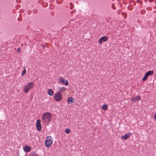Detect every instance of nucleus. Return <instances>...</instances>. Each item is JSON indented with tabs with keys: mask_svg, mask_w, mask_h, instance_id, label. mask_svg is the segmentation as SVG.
<instances>
[{
	"mask_svg": "<svg viewBox=\"0 0 156 156\" xmlns=\"http://www.w3.org/2000/svg\"><path fill=\"white\" fill-rule=\"evenodd\" d=\"M51 119L52 115L49 112L45 113L42 115V120L44 123H48L51 121Z\"/></svg>",
	"mask_w": 156,
	"mask_h": 156,
	"instance_id": "f257e3e1",
	"label": "nucleus"
},
{
	"mask_svg": "<svg viewBox=\"0 0 156 156\" xmlns=\"http://www.w3.org/2000/svg\"><path fill=\"white\" fill-rule=\"evenodd\" d=\"M34 86V83L31 82L27 84L23 87V90L26 93H27L29 91L32 89Z\"/></svg>",
	"mask_w": 156,
	"mask_h": 156,
	"instance_id": "f03ea898",
	"label": "nucleus"
},
{
	"mask_svg": "<svg viewBox=\"0 0 156 156\" xmlns=\"http://www.w3.org/2000/svg\"><path fill=\"white\" fill-rule=\"evenodd\" d=\"M54 98L56 101H59L62 99V95L60 92H57L54 95Z\"/></svg>",
	"mask_w": 156,
	"mask_h": 156,
	"instance_id": "7ed1b4c3",
	"label": "nucleus"
},
{
	"mask_svg": "<svg viewBox=\"0 0 156 156\" xmlns=\"http://www.w3.org/2000/svg\"><path fill=\"white\" fill-rule=\"evenodd\" d=\"M52 143L51 137L50 136L47 137L45 140V144L46 147H50L52 144Z\"/></svg>",
	"mask_w": 156,
	"mask_h": 156,
	"instance_id": "20e7f679",
	"label": "nucleus"
},
{
	"mask_svg": "<svg viewBox=\"0 0 156 156\" xmlns=\"http://www.w3.org/2000/svg\"><path fill=\"white\" fill-rule=\"evenodd\" d=\"M41 121L39 119L37 120L36 123V127L37 129L39 131H40L41 129Z\"/></svg>",
	"mask_w": 156,
	"mask_h": 156,
	"instance_id": "39448f33",
	"label": "nucleus"
},
{
	"mask_svg": "<svg viewBox=\"0 0 156 156\" xmlns=\"http://www.w3.org/2000/svg\"><path fill=\"white\" fill-rule=\"evenodd\" d=\"M59 81L63 83V84L65 85H68V82L67 80L63 79L61 77H60L59 78Z\"/></svg>",
	"mask_w": 156,
	"mask_h": 156,
	"instance_id": "423d86ee",
	"label": "nucleus"
},
{
	"mask_svg": "<svg viewBox=\"0 0 156 156\" xmlns=\"http://www.w3.org/2000/svg\"><path fill=\"white\" fill-rule=\"evenodd\" d=\"M140 97L139 96H137L135 97L132 98L131 100L133 102H135L136 101H138L140 99Z\"/></svg>",
	"mask_w": 156,
	"mask_h": 156,
	"instance_id": "0eeeda50",
	"label": "nucleus"
},
{
	"mask_svg": "<svg viewBox=\"0 0 156 156\" xmlns=\"http://www.w3.org/2000/svg\"><path fill=\"white\" fill-rule=\"evenodd\" d=\"M59 91L58 92H60V94L64 93L66 91L65 87H60L58 88Z\"/></svg>",
	"mask_w": 156,
	"mask_h": 156,
	"instance_id": "6e6552de",
	"label": "nucleus"
},
{
	"mask_svg": "<svg viewBox=\"0 0 156 156\" xmlns=\"http://www.w3.org/2000/svg\"><path fill=\"white\" fill-rule=\"evenodd\" d=\"M132 135L131 133H129L122 136V138L125 140H127Z\"/></svg>",
	"mask_w": 156,
	"mask_h": 156,
	"instance_id": "1a4fd4ad",
	"label": "nucleus"
},
{
	"mask_svg": "<svg viewBox=\"0 0 156 156\" xmlns=\"http://www.w3.org/2000/svg\"><path fill=\"white\" fill-rule=\"evenodd\" d=\"M24 151L26 152H28L31 150V148L28 146H26L23 147Z\"/></svg>",
	"mask_w": 156,
	"mask_h": 156,
	"instance_id": "9d476101",
	"label": "nucleus"
},
{
	"mask_svg": "<svg viewBox=\"0 0 156 156\" xmlns=\"http://www.w3.org/2000/svg\"><path fill=\"white\" fill-rule=\"evenodd\" d=\"M67 102L68 104H72V103H73L74 101L72 98L70 97L68 98L67 99Z\"/></svg>",
	"mask_w": 156,
	"mask_h": 156,
	"instance_id": "9b49d317",
	"label": "nucleus"
},
{
	"mask_svg": "<svg viewBox=\"0 0 156 156\" xmlns=\"http://www.w3.org/2000/svg\"><path fill=\"white\" fill-rule=\"evenodd\" d=\"M53 91L51 89H48V95L50 96L53 95Z\"/></svg>",
	"mask_w": 156,
	"mask_h": 156,
	"instance_id": "f8f14e48",
	"label": "nucleus"
},
{
	"mask_svg": "<svg viewBox=\"0 0 156 156\" xmlns=\"http://www.w3.org/2000/svg\"><path fill=\"white\" fill-rule=\"evenodd\" d=\"M101 38L103 41L106 42L107 40L108 37L107 36H104L101 37Z\"/></svg>",
	"mask_w": 156,
	"mask_h": 156,
	"instance_id": "ddd939ff",
	"label": "nucleus"
},
{
	"mask_svg": "<svg viewBox=\"0 0 156 156\" xmlns=\"http://www.w3.org/2000/svg\"><path fill=\"white\" fill-rule=\"evenodd\" d=\"M146 73L149 76L153 75L154 73V72L153 71L150 70L147 72Z\"/></svg>",
	"mask_w": 156,
	"mask_h": 156,
	"instance_id": "4468645a",
	"label": "nucleus"
},
{
	"mask_svg": "<svg viewBox=\"0 0 156 156\" xmlns=\"http://www.w3.org/2000/svg\"><path fill=\"white\" fill-rule=\"evenodd\" d=\"M102 108L105 110H107L108 108V106L107 104H104L102 106Z\"/></svg>",
	"mask_w": 156,
	"mask_h": 156,
	"instance_id": "2eb2a0df",
	"label": "nucleus"
},
{
	"mask_svg": "<svg viewBox=\"0 0 156 156\" xmlns=\"http://www.w3.org/2000/svg\"><path fill=\"white\" fill-rule=\"evenodd\" d=\"M148 76L147 74L146 73L145 74L144 77H143L142 79V80L144 81H145L147 79V78Z\"/></svg>",
	"mask_w": 156,
	"mask_h": 156,
	"instance_id": "dca6fc26",
	"label": "nucleus"
},
{
	"mask_svg": "<svg viewBox=\"0 0 156 156\" xmlns=\"http://www.w3.org/2000/svg\"><path fill=\"white\" fill-rule=\"evenodd\" d=\"M29 156H37V154L35 152H32L30 153Z\"/></svg>",
	"mask_w": 156,
	"mask_h": 156,
	"instance_id": "f3484780",
	"label": "nucleus"
},
{
	"mask_svg": "<svg viewBox=\"0 0 156 156\" xmlns=\"http://www.w3.org/2000/svg\"><path fill=\"white\" fill-rule=\"evenodd\" d=\"M65 132L66 133H68L70 132V130L69 129H65Z\"/></svg>",
	"mask_w": 156,
	"mask_h": 156,
	"instance_id": "a211bd4d",
	"label": "nucleus"
},
{
	"mask_svg": "<svg viewBox=\"0 0 156 156\" xmlns=\"http://www.w3.org/2000/svg\"><path fill=\"white\" fill-rule=\"evenodd\" d=\"M103 42L101 38H100L98 41V43L100 44H101Z\"/></svg>",
	"mask_w": 156,
	"mask_h": 156,
	"instance_id": "6ab92c4d",
	"label": "nucleus"
},
{
	"mask_svg": "<svg viewBox=\"0 0 156 156\" xmlns=\"http://www.w3.org/2000/svg\"><path fill=\"white\" fill-rule=\"evenodd\" d=\"M26 73V70L25 69L23 71V72L21 73L22 76H23Z\"/></svg>",
	"mask_w": 156,
	"mask_h": 156,
	"instance_id": "aec40b11",
	"label": "nucleus"
},
{
	"mask_svg": "<svg viewBox=\"0 0 156 156\" xmlns=\"http://www.w3.org/2000/svg\"><path fill=\"white\" fill-rule=\"evenodd\" d=\"M20 48H18L17 49V51L18 52H20Z\"/></svg>",
	"mask_w": 156,
	"mask_h": 156,
	"instance_id": "412c9836",
	"label": "nucleus"
},
{
	"mask_svg": "<svg viewBox=\"0 0 156 156\" xmlns=\"http://www.w3.org/2000/svg\"><path fill=\"white\" fill-rule=\"evenodd\" d=\"M112 7L113 9H115V8L114 7V4H113L112 5Z\"/></svg>",
	"mask_w": 156,
	"mask_h": 156,
	"instance_id": "4be33fe9",
	"label": "nucleus"
},
{
	"mask_svg": "<svg viewBox=\"0 0 156 156\" xmlns=\"http://www.w3.org/2000/svg\"><path fill=\"white\" fill-rule=\"evenodd\" d=\"M154 119L156 120V113L154 115Z\"/></svg>",
	"mask_w": 156,
	"mask_h": 156,
	"instance_id": "5701e85b",
	"label": "nucleus"
},
{
	"mask_svg": "<svg viewBox=\"0 0 156 156\" xmlns=\"http://www.w3.org/2000/svg\"><path fill=\"white\" fill-rule=\"evenodd\" d=\"M73 8L72 7V6H71L70 7V9H72Z\"/></svg>",
	"mask_w": 156,
	"mask_h": 156,
	"instance_id": "b1692460",
	"label": "nucleus"
},
{
	"mask_svg": "<svg viewBox=\"0 0 156 156\" xmlns=\"http://www.w3.org/2000/svg\"><path fill=\"white\" fill-rule=\"evenodd\" d=\"M71 4H72V3H70V5H71Z\"/></svg>",
	"mask_w": 156,
	"mask_h": 156,
	"instance_id": "393cba45",
	"label": "nucleus"
}]
</instances>
